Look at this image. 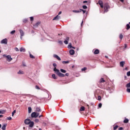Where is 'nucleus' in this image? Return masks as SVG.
I'll use <instances>...</instances> for the list:
<instances>
[{
  "label": "nucleus",
  "instance_id": "f257e3e1",
  "mask_svg": "<svg viewBox=\"0 0 130 130\" xmlns=\"http://www.w3.org/2000/svg\"><path fill=\"white\" fill-rule=\"evenodd\" d=\"M24 123L26 125H29V127H33L34 126V122L31 121L29 119H26L24 120Z\"/></svg>",
  "mask_w": 130,
  "mask_h": 130
},
{
  "label": "nucleus",
  "instance_id": "f03ea898",
  "mask_svg": "<svg viewBox=\"0 0 130 130\" xmlns=\"http://www.w3.org/2000/svg\"><path fill=\"white\" fill-rule=\"evenodd\" d=\"M53 71L54 72H55L58 77L63 78V77H65L66 76L64 74L60 73V72H59V70H58V69H57L56 68H54Z\"/></svg>",
  "mask_w": 130,
  "mask_h": 130
},
{
  "label": "nucleus",
  "instance_id": "7ed1b4c3",
  "mask_svg": "<svg viewBox=\"0 0 130 130\" xmlns=\"http://www.w3.org/2000/svg\"><path fill=\"white\" fill-rule=\"evenodd\" d=\"M110 9V6H109V4L108 3H105L104 5V13H107L108 12V10Z\"/></svg>",
  "mask_w": 130,
  "mask_h": 130
},
{
  "label": "nucleus",
  "instance_id": "20e7f679",
  "mask_svg": "<svg viewBox=\"0 0 130 130\" xmlns=\"http://www.w3.org/2000/svg\"><path fill=\"white\" fill-rule=\"evenodd\" d=\"M38 116H39V113L34 112H32L31 114V117L32 118H37Z\"/></svg>",
  "mask_w": 130,
  "mask_h": 130
},
{
  "label": "nucleus",
  "instance_id": "39448f33",
  "mask_svg": "<svg viewBox=\"0 0 130 130\" xmlns=\"http://www.w3.org/2000/svg\"><path fill=\"white\" fill-rule=\"evenodd\" d=\"M3 56H4V57H6L7 58V61H11V60H13V58H12L11 57V55H6V54H4L3 55Z\"/></svg>",
  "mask_w": 130,
  "mask_h": 130
},
{
  "label": "nucleus",
  "instance_id": "423d86ee",
  "mask_svg": "<svg viewBox=\"0 0 130 130\" xmlns=\"http://www.w3.org/2000/svg\"><path fill=\"white\" fill-rule=\"evenodd\" d=\"M2 44H8V39H4L1 41Z\"/></svg>",
  "mask_w": 130,
  "mask_h": 130
},
{
  "label": "nucleus",
  "instance_id": "0eeeda50",
  "mask_svg": "<svg viewBox=\"0 0 130 130\" xmlns=\"http://www.w3.org/2000/svg\"><path fill=\"white\" fill-rule=\"evenodd\" d=\"M59 19H60V16L57 15L53 19V21H58Z\"/></svg>",
  "mask_w": 130,
  "mask_h": 130
},
{
  "label": "nucleus",
  "instance_id": "6e6552de",
  "mask_svg": "<svg viewBox=\"0 0 130 130\" xmlns=\"http://www.w3.org/2000/svg\"><path fill=\"white\" fill-rule=\"evenodd\" d=\"M53 57H54L55 58H56L57 59H58V60H61V59L60 58V57H59V56H58V55L56 54H54Z\"/></svg>",
  "mask_w": 130,
  "mask_h": 130
},
{
  "label": "nucleus",
  "instance_id": "1a4fd4ad",
  "mask_svg": "<svg viewBox=\"0 0 130 130\" xmlns=\"http://www.w3.org/2000/svg\"><path fill=\"white\" fill-rule=\"evenodd\" d=\"M99 4L101 6V8H102V9H103L104 6H103V2H102V1H99Z\"/></svg>",
  "mask_w": 130,
  "mask_h": 130
},
{
  "label": "nucleus",
  "instance_id": "9d476101",
  "mask_svg": "<svg viewBox=\"0 0 130 130\" xmlns=\"http://www.w3.org/2000/svg\"><path fill=\"white\" fill-rule=\"evenodd\" d=\"M20 38L21 39H22V38L23 37V36H24V31H23V30L22 29L20 30Z\"/></svg>",
  "mask_w": 130,
  "mask_h": 130
},
{
  "label": "nucleus",
  "instance_id": "9b49d317",
  "mask_svg": "<svg viewBox=\"0 0 130 130\" xmlns=\"http://www.w3.org/2000/svg\"><path fill=\"white\" fill-rule=\"evenodd\" d=\"M70 40V38L67 37L65 41H64V44H69V41Z\"/></svg>",
  "mask_w": 130,
  "mask_h": 130
},
{
  "label": "nucleus",
  "instance_id": "f8f14e48",
  "mask_svg": "<svg viewBox=\"0 0 130 130\" xmlns=\"http://www.w3.org/2000/svg\"><path fill=\"white\" fill-rule=\"evenodd\" d=\"M40 23L41 22L38 21V22L34 24V27H35V28H37V27H38L40 25Z\"/></svg>",
  "mask_w": 130,
  "mask_h": 130
},
{
  "label": "nucleus",
  "instance_id": "ddd939ff",
  "mask_svg": "<svg viewBox=\"0 0 130 130\" xmlns=\"http://www.w3.org/2000/svg\"><path fill=\"white\" fill-rule=\"evenodd\" d=\"M69 53L70 54H71V55H74V54H75V50L73 49L70 50L69 51Z\"/></svg>",
  "mask_w": 130,
  "mask_h": 130
},
{
  "label": "nucleus",
  "instance_id": "4468645a",
  "mask_svg": "<svg viewBox=\"0 0 130 130\" xmlns=\"http://www.w3.org/2000/svg\"><path fill=\"white\" fill-rule=\"evenodd\" d=\"M7 125H8V124L7 123L4 124V125H3V126L2 127V130H6Z\"/></svg>",
  "mask_w": 130,
  "mask_h": 130
},
{
  "label": "nucleus",
  "instance_id": "2eb2a0df",
  "mask_svg": "<svg viewBox=\"0 0 130 130\" xmlns=\"http://www.w3.org/2000/svg\"><path fill=\"white\" fill-rule=\"evenodd\" d=\"M124 63H125V62L123 61L120 62V67H121L122 68H123V66H124Z\"/></svg>",
  "mask_w": 130,
  "mask_h": 130
},
{
  "label": "nucleus",
  "instance_id": "dca6fc26",
  "mask_svg": "<svg viewBox=\"0 0 130 130\" xmlns=\"http://www.w3.org/2000/svg\"><path fill=\"white\" fill-rule=\"evenodd\" d=\"M19 50L20 52H25L26 51V50L25 49V48L23 47L20 48Z\"/></svg>",
  "mask_w": 130,
  "mask_h": 130
},
{
  "label": "nucleus",
  "instance_id": "f3484780",
  "mask_svg": "<svg viewBox=\"0 0 130 130\" xmlns=\"http://www.w3.org/2000/svg\"><path fill=\"white\" fill-rule=\"evenodd\" d=\"M17 74L18 75H23L24 74V71L22 70H19V72H17Z\"/></svg>",
  "mask_w": 130,
  "mask_h": 130
},
{
  "label": "nucleus",
  "instance_id": "a211bd4d",
  "mask_svg": "<svg viewBox=\"0 0 130 130\" xmlns=\"http://www.w3.org/2000/svg\"><path fill=\"white\" fill-rule=\"evenodd\" d=\"M36 111L38 112H41V109H40V107H37L36 109Z\"/></svg>",
  "mask_w": 130,
  "mask_h": 130
},
{
  "label": "nucleus",
  "instance_id": "6ab92c4d",
  "mask_svg": "<svg viewBox=\"0 0 130 130\" xmlns=\"http://www.w3.org/2000/svg\"><path fill=\"white\" fill-rule=\"evenodd\" d=\"M99 53V50H98V49H96V50H95V51L94 52V54H98Z\"/></svg>",
  "mask_w": 130,
  "mask_h": 130
},
{
  "label": "nucleus",
  "instance_id": "aec40b11",
  "mask_svg": "<svg viewBox=\"0 0 130 130\" xmlns=\"http://www.w3.org/2000/svg\"><path fill=\"white\" fill-rule=\"evenodd\" d=\"M28 113H31L32 112V108L31 107H29L28 108Z\"/></svg>",
  "mask_w": 130,
  "mask_h": 130
},
{
  "label": "nucleus",
  "instance_id": "412c9836",
  "mask_svg": "<svg viewBox=\"0 0 130 130\" xmlns=\"http://www.w3.org/2000/svg\"><path fill=\"white\" fill-rule=\"evenodd\" d=\"M80 111H85V108L84 106H82L80 109Z\"/></svg>",
  "mask_w": 130,
  "mask_h": 130
},
{
  "label": "nucleus",
  "instance_id": "4be33fe9",
  "mask_svg": "<svg viewBox=\"0 0 130 130\" xmlns=\"http://www.w3.org/2000/svg\"><path fill=\"white\" fill-rule=\"evenodd\" d=\"M52 77L53 79H54V80H57V77H56L55 74H53L52 75Z\"/></svg>",
  "mask_w": 130,
  "mask_h": 130
},
{
  "label": "nucleus",
  "instance_id": "5701e85b",
  "mask_svg": "<svg viewBox=\"0 0 130 130\" xmlns=\"http://www.w3.org/2000/svg\"><path fill=\"white\" fill-rule=\"evenodd\" d=\"M124 123H128V119L125 118L123 121Z\"/></svg>",
  "mask_w": 130,
  "mask_h": 130
},
{
  "label": "nucleus",
  "instance_id": "b1692460",
  "mask_svg": "<svg viewBox=\"0 0 130 130\" xmlns=\"http://www.w3.org/2000/svg\"><path fill=\"white\" fill-rule=\"evenodd\" d=\"M6 112L5 110H0V114H4Z\"/></svg>",
  "mask_w": 130,
  "mask_h": 130
},
{
  "label": "nucleus",
  "instance_id": "393cba45",
  "mask_svg": "<svg viewBox=\"0 0 130 130\" xmlns=\"http://www.w3.org/2000/svg\"><path fill=\"white\" fill-rule=\"evenodd\" d=\"M126 30H129V28H130V25H129V24H127L126 25Z\"/></svg>",
  "mask_w": 130,
  "mask_h": 130
},
{
  "label": "nucleus",
  "instance_id": "a878e982",
  "mask_svg": "<svg viewBox=\"0 0 130 130\" xmlns=\"http://www.w3.org/2000/svg\"><path fill=\"white\" fill-rule=\"evenodd\" d=\"M62 63H63V64H67V63H70V61H63L62 62Z\"/></svg>",
  "mask_w": 130,
  "mask_h": 130
},
{
  "label": "nucleus",
  "instance_id": "bb28decb",
  "mask_svg": "<svg viewBox=\"0 0 130 130\" xmlns=\"http://www.w3.org/2000/svg\"><path fill=\"white\" fill-rule=\"evenodd\" d=\"M104 82H105V80H104V79L103 78H101L100 80V83H104Z\"/></svg>",
  "mask_w": 130,
  "mask_h": 130
},
{
  "label": "nucleus",
  "instance_id": "cd10ccee",
  "mask_svg": "<svg viewBox=\"0 0 130 130\" xmlns=\"http://www.w3.org/2000/svg\"><path fill=\"white\" fill-rule=\"evenodd\" d=\"M73 13H81V11L79 10H73Z\"/></svg>",
  "mask_w": 130,
  "mask_h": 130
},
{
  "label": "nucleus",
  "instance_id": "c85d7f7f",
  "mask_svg": "<svg viewBox=\"0 0 130 130\" xmlns=\"http://www.w3.org/2000/svg\"><path fill=\"white\" fill-rule=\"evenodd\" d=\"M60 71L61 73H63L64 74H66V73H67V71L63 69H60Z\"/></svg>",
  "mask_w": 130,
  "mask_h": 130
},
{
  "label": "nucleus",
  "instance_id": "c756f323",
  "mask_svg": "<svg viewBox=\"0 0 130 130\" xmlns=\"http://www.w3.org/2000/svg\"><path fill=\"white\" fill-rule=\"evenodd\" d=\"M119 38L120 40H122V38H123V35H122V34H121L119 36Z\"/></svg>",
  "mask_w": 130,
  "mask_h": 130
},
{
  "label": "nucleus",
  "instance_id": "7c9ffc66",
  "mask_svg": "<svg viewBox=\"0 0 130 130\" xmlns=\"http://www.w3.org/2000/svg\"><path fill=\"white\" fill-rule=\"evenodd\" d=\"M117 128H118V125H115V126H114V127H113V129H114V130H116V129H117Z\"/></svg>",
  "mask_w": 130,
  "mask_h": 130
},
{
  "label": "nucleus",
  "instance_id": "2f4dec72",
  "mask_svg": "<svg viewBox=\"0 0 130 130\" xmlns=\"http://www.w3.org/2000/svg\"><path fill=\"white\" fill-rule=\"evenodd\" d=\"M15 33H16V30H12V31H11L10 34L12 35H14V34H15Z\"/></svg>",
  "mask_w": 130,
  "mask_h": 130
},
{
  "label": "nucleus",
  "instance_id": "473e14b6",
  "mask_svg": "<svg viewBox=\"0 0 130 130\" xmlns=\"http://www.w3.org/2000/svg\"><path fill=\"white\" fill-rule=\"evenodd\" d=\"M29 57L30 58H35V57L34 56H33V55H32L31 54H29Z\"/></svg>",
  "mask_w": 130,
  "mask_h": 130
},
{
  "label": "nucleus",
  "instance_id": "72a5a7b5",
  "mask_svg": "<svg viewBox=\"0 0 130 130\" xmlns=\"http://www.w3.org/2000/svg\"><path fill=\"white\" fill-rule=\"evenodd\" d=\"M126 88H130V82L126 85Z\"/></svg>",
  "mask_w": 130,
  "mask_h": 130
},
{
  "label": "nucleus",
  "instance_id": "f704fd0d",
  "mask_svg": "<svg viewBox=\"0 0 130 130\" xmlns=\"http://www.w3.org/2000/svg\"><path fill=\"white\" fill-rule=\"evenodd\" d=\"M23 23H25V24H26V23H27V22H28V19H25L23 20Z\"/></svg>",
  "mask_w": 130,
  "mask_h": 130
},
{
  "label": "nucleus",
  "instance_id": "c9c22d12",
  "mask_svg": "<svg viewBox=\"0 0 130 130\" xmlns=\"http://www.w3.org/2000/svg\"><path fill=\"white\" fill-rule=\"evenodd\" d=\"M101 99H102L101 96L100 95L98 96V100H99V101H101Z\"/></svg>",
  "mask_w": 130,
  "mask_h": 130
},
{
  "label": "nucleus",
  "instance_id": "e433bc0d",
  "mask_svg": "<svg viewBox=\"0 0 130 130\" xmlns=\"http://www.w3.org/2000/svg\"><path fill=\"white\" fill-rule=\"evenodd\" d=\"M72 47H73V46H72V44H69L68 45V48H72Z\"/></svg>",
  "mask_w": 130,
  "mask_h": 130
},
{
  "label": "nucleus",
  "instance_id": "4c0bfd02",
  "mask_svg": "<svg viewBox=\"0 0 130 130\" xmlns=\"http://www.w3.org/2000/svg\"><path fill=\"white\" fill-rule=\"evenodd\" d=\"M83 9H88V7L86 6V5H83L82 6Z\"/></svg>",
  "mask_w": 130,
  "mask_h": 130
},
{
  "label": "nucleus",
  "instance_id": "58836bf2",
  "mask_svg": "<svg viewBox=\"0 0 130 130\" xmlns=\"http://www.w3.org/2000/svg\"><path fill=\"white\" fill-rule=\"evenodd\" d=\"M80 12H83V14H85V13H86V11L82 10V9H80Z\"/></svg>",
  "mask_w": 130,
  "mask_h": 130
},
{
  "label": "nucleus",
  "instance_id": "ea45409f",
  "mask_svg": "<svg viewBox=\"0 0 130 130\" xmlns=\"http://www.w3.org/2000/svg\"><path fill=\"white\" fill-rule=\"evenodd\" d=\"M100 90L99 89H98L96 90V92L94 93L95 95H98V93H97L98 92H100Z\"/></svg>",
  "mask_w": 130,
  "mask_h": 130
},
{
  "label": "nucleus",
  "instance_id": "a19ab883",
  "mask_svg": "<svg viewBox=\"0 0 130 130\" xmlns=\"http://www.w3.org/2000/svg\"><path fill=\"white\" fill-rule=\"evenodd\" d=\"M16 113V110H14L12 113V116H14V114Z\"/></svg>",
  "mask_w": 130,
  "mask_h": 130
},
{
  "label": "nucleus",
  "instance_id": "79ce46f5",
  "mask_svg": "<svg viewBox=\"0 0 130 130\" xmlns=\"http://www.w3.org/2000/svg\"><path fill=\"white\" fill-rule=\"evenodd\" d=\"M99 108H101V107H102V103H100L99 104Z\"/></svg>",
  "mask_w": 130,
  "mask_h": 130
},
{
  "label": "nucleus",
  "instance_id": "37998d69",
  "mask_svg": "<svg viewBox=\"0 0 130 130\" xmlns=\"http://www.w3.org/2000/svg\"><path fill=\"white\" fill-rule=\"evenodd\" d=\"M43 125H45V126L47 125V123L45 122H43Z\"/></svg>",
  "mask_w": 130,
  "mask_h": 130
},
{
  "label": "nucleus",
  "instance_id": "c03bdc74",
  "mask_svg": "<svg viewBox=\"0 0 130 130\" xmlns=\"http://www.w3.org/2000/svg\"><path fill=\"white\" fill-rule=\"evenodd\" d=\"M36 89H37V90H40V88L37 85L36 86Z\"/></svg>",
  "mask_w": 130,
  "mask_h": 130
},
{
  "label": "nucleus",
  "instance_id": "a18cd8bd",
  "mask_svg": "<svg viewBox=\"0 0 130 130\" xmlns=\"http://www.w3.org/2000/svg\"><path fill=\"white\" fill-rule=\"evenodd\" d=\"M127 76L128 77H129V76H130V71H128V72H127Z\"/></svg>",
  "mask_w": 130,
  "mask_h": 130
},
{
  "label": "nucleus",
  "instance_id": "49530a36",
  "mask_svg": "<svg viewBox=\"0 0 130 130\" xmlns=\"http://www.w3.org/2000/svg\"><path fill=\"white\" fill-rule=\"evenodd\" d=\"M35 122H39V119H36L35 120Z\"/></svg>",
  "mask_w": 130,
  "mask_h": 130
},
{
  "label": "nucleus",
  "instance_id": "de8ad7c7",
  "mask_svg": "<svg viewBox=\"0 0 130 130\" xmlns=\"http://www.w3.org/2000/svg\"><path fill=\"white\" fill-rule=\"evenodd\" d=\"M126 91L128 93H130V88H127Z\"/></svg>",
  "mask_w": 130,
  "mask_h": 130
},
{
  "label": "nucleus",
  "instance_id": "09e8293b",
  "mask_svg": "<svg viewBox=\"0 0 130 130\" xmlns=\"http://www.w3.org/2000/svg\"><path fill=\"white\" fill-rule=\"evenodd\" d=\"M30 21H33L34 20V17H30Z\"/></svg>",
  "mask_w": 130,
  "mask_h": 130
},
{
  "label": "nucleus",
  "instance_id": "8fccbe9b",
  "mask_svg": "<svg viewBox=\"0 0 130 130\" xmlns=\"http://www.w3.org/2000/svg\"><path fill=\"white\" fill-rule=\"evenodd\" d=\"M53 66L54 67V68H56V66H57L56 63H53Z\"/></svg>",
  "mask_w": 130,
  "mask_h": 130
},
{
  "label": "nucleus",
  "instance_id": "3c124183",
  "mask_svg": "<svg viewBox=\"0 0 130 130\" xmlns=\"http://www.w3.org/2000/svg\"><path fill=\"white\" fill-rule=\"evenodd\" d=\"M58 43L61 45L62 44V42L61 41H59Z\"/></svg>",
  "mask_w": 130,
  "mask_h": 130
},
{
  "label": "nucleus",
  "instance_id": "603ef678",
  "mask_svg": "<svg viewBox=\"0 0 130 130\" xmlns=\"http://www.w3.org/2000/svg\"><path fill=\"white\" fill-rule=\"evenodd\" d=\"M8 120H12V118L11 117H9L8 118H7Z\"/></svg>",
  "mask_w": 130,
  "mask_h": 130
},
{
  "label": "nucleus",
  "instance_id": "864d4df0",
  "mask_svg": "<svg viewBox=\"0 0 130 130\" xmlns=\"http://www.w3.org/2000/svg\"><path fill=\"white\" fill-rule=\"evenodd\" d=\"M86 70H87V68L84 67V68H83V69H82V71H86Z\"/></svg>",
  "mask_w": 130,
  "mask_h": 130
},
{
  "label": "nucleus",
  "instance_id": "5fc2aeb1",
  "mask_svg": "<svg viewBox=\"0 0 130 130\" xmlns=\"http://www.w3.org/2000/svg\"><path fill=\"white\" fill-rule=\"evenodd\" d=\"M123 129V128L122 127H120L118 128V130H122Z\"/></svg>",
  "mask_w": 130,
  "mask_h": 130
},
{
  "label": "nucleus",
  "instance_id": "6e6d98bb",
  "mask_svg": "<svg viewBox=\"0 0 130 130\" xmlns=\"http://www.w3.org/2000/svg\"><path fill=\"white\" fill-rule=\"evenodd\" d=\"M22 66H23V67H26V64H25L24 62L22 63Z\"/></svg>",
  "mask_w": 130,
  "mask_h": 130
},
{
  "label": "nucleus",
  "instance_id": "4d7b16f0",
  "mask_svg": "<svg viewBox=\"0 0 130 130\" xmlns=\"http://www.w3.org/2000/svg\"><path fill=\"white\" fill-rule=\"evenodd\" d=\"M16 51H19V49L18 48H15Z\"/></svg>",
  "mask_w": 130,
  "mask_h": 130
},
{
  "label": "nucleus",
  "instance_id": "13d9d810",
  "mask_svg": "<svg viewBox=\"0 0 130 130\" xmlns=\"http://www.w3.org/2000/svg\"><path fill=\"white\" fill-rule=\"evenodd\" d=\"M127 47V45L126 44H124V48H126Z\"/></svg>",
  "mask_w": 130,
  "mask_h": 130
},
{
  "label": "nucleus",
  "instance_id": "bf43d9fd",
  "mask_svg": "<svg viewBox=\"0 0 130 130\" xmlns=\"http://www.w3.org/2000/svg\"><path fill=\"white\" fill-rule=\"evenodd\" d=\"M125 71H128V68L127 67H126V68H125Z\"/></svg>",
  "mask_w": 130,
  "mask_h": 130
},
{
  "label": "nucleus",
  "instance_id": "052dcab7",
  "mask_svg": "<svg viewBox=\"0 0 130 130\" xmlns=\"http://www.w3.org/2000/svg\"><path fill=\"white\" fill-rule=\"evenodd\" d=\"M69 75V73H66V74H65V76H67V77H68Z\"/></svg>",
  "mask_w": 130,
  "mask_h": 130
},
{
  "label": "nucleus",
  "instance_id": "680f3d73",
  "mask_svg": "<svg viewBox=\"0 0 130 130\" xmlns=\"http://www.w3.org/2000/svg\"><path fill=\"white\" fill-rule=\"evenodd\" d=\"M43 117V115H41L39 116V118H40V117Z\"/></svg>",
  "mask_w": 130,
  "mask_h": 130
},
{
  "label": "nucleus",
  "instance_id": "e2e57ef3",
  "mask_svg": "<svg viewBox=\"0 0 130 130\" xmlns=\"http://www.w3.org/2000/svg\"><path fill=\"white\" fill-rule=\"evenodd\" d=\"M86 3H88V1H83V4H86Z\"/></svg>",
  "mask_w": 130,
  "mask_h": 130
},
{
  "label": "nucleus",
  "instance_id": "0e129e2a",
  "mask_svg": "<svg viewBox=\"0 0 130 130\" xmlns=\"http://www.w3.org/2000/svg\"><path fill=\"white\" fill-rule=\"evenodd\" d=\"M120 1V2H121V3H123V2H124V0H119Z\"/></svg>",
  "mask_w": 130,
  "mask_h": 130
},
{
  "label": "nucleus",
  "instance_id": "69168bd1",
  "mask_svg": "<svg viewBox=\"0 0 130 130\" xmlns=\"http://www.w3.org/2000/svg\"><path fill=\"white\" fill-rule=\"evenodd\" d=\"M4 116L3 115H0V118H2Z\"/></svg>",
  "mask_w": 130,
  "mask_h": 130
},
{
  "label": "nucleus",
  "instance_id": "338daca9",
  "mask_svg": "<svg viewBox=\"0 0 130 130\" xmlns=\"http://www.w3.org/2000/svg\"><path fill=\"white\" fill-rule=\"evenodd\" d=\"M60 14H61V11H60L58 13V15H60Z\"/></svg>",
  "mask_w": 130,
  "mask_h": 130
},
{
  "label": "nucleus",
  "instance_id": "774afa93",
  "mask_svg": "<svg viewBox=\"0 0 130 130\" xmlns=\"http://www.w3.org/2000/svg\"><path fill=\"white\" fill-rule=\"evenodd\" d=\"M72 48H73L74 49H75V48L74 47H72Z\"/></svg>",
  "mask_w": 130,
  "mask_h": 130
}]
</instances>
